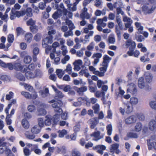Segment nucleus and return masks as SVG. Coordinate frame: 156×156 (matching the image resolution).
Segmentation results:
<instances>
[{"label":"nucleus","instance_id":"1a4fd4ad","mask_svg":"<svg viewBox=\"0 0 156 156\" xmlns=\"http://www.w3.org/2000/svg\"><path fill=\"white\" fill-rule=\"evenodd\" d=\"M14 67L15 70L20 71L23 72L26 71L27 69V67L26 66L24 65L22 66L20 63H19L14 64Z\"/></svg>","mask_w":156,"mask_h":156},{"label":"nucleus","instance_id":"39448f33","mask_svg":"<svg viewBox=\"0 0 156 156\" xmlns=\"http://www.w3.org/2000/svg\"><path fill=\"white\" fill-rule=\"evenodd\" d=\"M102 56V54L100 53H94L91 57V58L94 59V61L92 62V64L94 66H96L100 61V59Z\"/></svg>","mask_w":156,"mask_h":156},{"label":"nucleus","instance_id":"cd10ccee","mask_svg":"<svg viewBox=\"0 0 156 156\" xmlns=\"http://www.w3.org/2000/svg\"><path fill=\"white\" fill-rule=\"evenodd\" d=\"M56 72L58 77L59 79L62 78L63 76L65 74V71L63 70L62 69H56Z\"/></svg>","mask_w":156,"mask_h":156},{"label":"nucleus","instance_id":"f257e3e1","mask_svg":"<svg viewBox=\"0 0 156 156\" xmlns=\"http://www.w3.org/2000/svg\"><path fill=\"white\" fill-rule=\"evenodd\" d=\"M63 103L62 101H59L58 103H55L52 104L53 108H55L54 111L56 113L53 117H51V120L54 124H56L60 119V115L62 112V110L61 107Z\"/></svg>","mask_w":156,"mask_h":156},{"label":"nucleus","instance_id":"37998d69","mask_svg":"<svg viewBox=\"0 0 156 156\" xmlns=\"http://www.w3.org/2000/svg\"><path fill=\"white\" fill-rule=\"evenodd\" d=\"M16 30L17 36H19L20 35H23L25 33V31L23 30V29L21 28L20 27H18L17 28Z\"/></svg>","mask_w":156,"mask_h":156},{"label":"nucleus","instance_id":"6e6d98bb","mask_svg":"<svg viewBox=\"0 0 156 156\" xmlns=\"http://www.w3.org/2000/svg\"><path fill=\"white\" fill-rule=\"evenodd\" d=\"M38 115H45L47 112L45 110L44 108H41L38 110Z\"/></svg>","mask_w":156,"mask_h":156},{"label":"nucleus","instance_id":"f03ea898","mask_svg":"<svg viewBox=\"0 0 156 156\" xmlns=\"http://www.w3.org/2000/svg\"><path fill=\"white\" fill-rule=\"evenodd\" d=\"M48 37H47L44 39L42 42V45L43 47H46L48 43L51 44L53 42V35H55L56 33V30L53 29L52 26H48Z\"/></svg>","mask_w":156,"mask_h":156},{"label":"nucleus","instance_id":"c9c22d12","mask_svg":"<svg viewBox=\"0 0 156 156\" xmlns=\"http://www.w3.org/2000/svg\"><path fill=\"white\" fill-rule=\"evenodd\" d=\"M25 89L30 92H33L34 90L32 87L26 83H23Z\"/></svg>","mask_w":156,"mask_h":156},{"label":"nucleus","instance_id":"bf43d9fd","mask_svg":"<svg viewBox=\"0 0 156 156\" xmlns=\"http://www.w3.org/2000/svg\"><path fill=\"white\" fill-rule=\"evenodd\" d=\"M25 12L27 16L31 17L32 16V9L31 8H27Z\"/></svg>","mask_w":156,"mask_h":156},{"label":"nucleus","instance_id":"7c9ffc66","mask_svg":"<svg viewBox=\"0 0 156 156\" xmlns=\"http://www.w3.org/2000/svg\"><path fill=\"white\" fill-rule=\"evenodd\" d=\"M25 75L28 79L34 78L35 77V75L30 71H28L26 72Z\"/></svg>","mask_w":156,"mask_h":156},{"label":"nucleus","instance_id":"79ce46f5","mask_svg":"<svg viewBox=\"0 0 156 156\" xmlns=\"http://www.w3.org/2000/svg\"><path fill=\"white\" fill-rule=\"evenodd\" d=\"M122 18L123 21L124 22L133 23V21L131 18L127 17L125 14L123 16Z\"/></svg>","mask_w":156,"mask_h":156},{"label":"nucleus","instance_id":"a878e982","mask_svg":"<svg viewBox=\"0 0 156 156\" xmlns=\"http://www.w3.org/2000/svg\"><path fill=\"white\" fill-rule=\"evenodd\" d=\"M87 88L86 86H84L80 88H76L75 90L79 94L86 91L87 90Z\"/></svg>","mask_w":156,"mask_h":156},{"label":"nucleus","instance_id":"f3484780","mask_svg":"<svg viewBox=\"0 0 156 156\" xmlns=\"http://www.w3.org/2000/svg\"><path fill=\"white\" fill-rule=\"evenodd\" d=\"M89 121L90 122V128L91 129H94L98 122V119L97 118H92L90 119Z\"/></svg>","mask_w":156,"mask_h":156},{"label":"nucleus","instance_id":"680f3d73","mask_svg":"<svg viewBox=\"0 0 156 156\" xmlns=\"http://www.w3.org/2000/svg\"><path fill=\"white\" fill-rule=\"evenodd\" d=\"M16 77L17 78L22 81H25V78L24 76L22 73H20L16 75Z\"/></svg>","mask_w":156,"mask_h":156},{"label":"nucleus","instance_id":"9b49d317","mask_svg":"<svg viewBox=\"0 0 156 156\" xmlns=\"http://www.w3.org/2000/svg\"><path fill=\"white\" fill-rule=\"evenodd\" d=\"M106 147L104 145H98L93 147V149L94 150H97V152L101 155L103 154V151L105 150Z\"/></svg>","mask_w":156,"mask_h":156},{"label":"nucleus","instance_id":"4c0bfd02","mask_svg":"<svg viewBox=\"0 0 156 156\" xmlns=\"http://www.w3.org/2000/svg\"><path fill=\"white\" fill-rule=\"evenodd\" d=\"M80 41L82 42L84 44H86L90 41V37L86 35L85 36L84 38V39H81Z\"/></svg>","mask_w":156,"mask_h":156},{"label":"nucleus","instance_id":"13d9d810","mask_svg":"<svg viewBox=\"0 0 156 156\" xmlns=\"http://www.w3.org/2000/svg\"><path fill=\"white\" fill-rule=\"evenodd\" d=\"M38 126L41 128L44 126V120L42 118H40L38 119Z\"/></svg>","mask_w":156,"mask_h":156},{"label":"nucleus","instance_id":"09e8293b","mask_svg":"<svg viewBox=\"0 0 156 156\" xmlns=\"http://www.w3.org/2000/svg\"><path fill=\"white\" fill-rule=\"evenodd\" d=\"M99 105L98 104H95L92 107V108L94 110V112L95 114L98 113L100 110Z\"/></svg>","mask_w":156,"mask_h":156},{"label":"nucleus","instance_id":"aec40b11","mask_svg":"<svg viewBox=\"0 0 156 156\" xmlns=\"http://www.w3.org/2000/svg\"><path fill=\"white\" fill-rule=\"evenodd\" d=\"M39 95L43 98H45L49 94V90L48 88H45L44 90H41L39 91Z\"/></svg>","mask_w":156,"mask_h":156},{"label":"nucleus","instance_id":"864d4df0","mask_svg":"<svg viewBox=\"0 0 156 156\" xmlns=\"http://www.w3.org/2000/svg\"><path fill=\"white\" fill-rule=\"evenodd\" d=\"M15 14L16 17H19L20 16L24 15L25 14V12L24 11H15Z\"/></svg>","mask_w":156,"mask_h":156},{"label":"nucleus","instance_id":"393cba45","mask_svg":"<svg viewBox=\"0 0 156 156\" xmlns=\"http://www.w3.org/2000/svg\"><path fill=\"white\" fill-rule=\"evenodd\" d=\"M33 36L30 33H27L25 35V39L28 43H30L32 40Z\"/></svg>","mask_w":156,"mask_h":156},{"label":"nucleus","instance_id":"4468645a","mask_svg":"<svg viewBox=\"0 0 156 156\" xmlns=\"http://www.w3.org/2000/svg\"><path fill=\"white\" fill-rule=\"evenodd\" d=\"M136 120V118L134 115H131L125 119V123L127 124H131L135 123Z\"/></svg>","mask_w":156,"mask_h":156},{"label":"nucleus","instance_id":"603ef678","mask_svg":"<svg viewBox=\"0 0 156 156\" xmlns=\"http://www.w3.org/2000/svg\"><path fill=\"white\" fill-rule=\"evenodd\" d=\"M32 58L29 55L25 56L24 58V62L26 64H29L31 61Z\"/></svg>","mask_w":156,"mask_h":156},{"label":"nucleus","instance_id":"49530a36","mask_svg":"<svg viewBox=\"0 0 156 156\" xmlns=\"http://www.w3.org/2000/svg\"><path fill=\"white\" fill-rule=\"evenodd\" d=\"M16 17V16L15 14V10L13 8H12L11 9L10 14V18L11 20H13L15 19Z\"/></svg>","mask_w":156,"mask_h":156},{"label":"nucleus","instance_id":"0e129e2a","mask_svg":"<svg viewBox=\"0 0 156 156\" xmlns=\"http://www.w3.org/2000/svg\"><path fill=\"white\" fill-rule=\"evenodd\" d=\"M88 58L86 56H84L83 57L84 65L86 66H89L90 64V62Z\"/></svg>","mask_w":156,"mask_h":156},{"label":"nucleus","instance_id":"8fccbe9b","mask_svg":"<svg viewBox=\"0 0 156 156\" xmlns=\"http://www.w3.org/2000/svg\"><path fill=\"white\" fill-rule=\"evenodd\" d=\"M127 137L130 138H137L138 137L137 134L136 133L130 132L127 134Z\"/></svg>","mask_w":156,"mask_h":156},{"label":"nucleus","instance_id":"c85d7f7f","mask_svg":"<svg viewBox=\"0 0 156 156\" xmlns=\"http://www.w3.org/2000/svg\"><path fill=\"white\" fill-rule=\"evenodd\" d=\"M22 124L23 127L27 129L29 127L30 124L28 121L26 119H23L22 121Z\"/></svg>","mask_w":156,"mask_h":156},{"label":"nucleus","instance_id":"6ab92c4d","mask_svg":"<svg viewBox=\"0 0 156 156\" xmlns=\"http://www.w3.org/2000/svg\"><path fill=\"white\" fill-rule=\"evenodd\" d=\"M138 84L139 87L141 89H143L145 86V82L144 77H141L139 78Z\"/></svg>","mask_w":156,"mask_h":156},{"label":"nucleus","instance_id":"bb28decb","mask_svg":"<svg viewBox=\"0 0 156 156\" xmlns=\"http://www.w3.org/2000/svg\"><path fill=\"white\" fill-rule=\"evenodd\" d=\"M105 93L103 91H97L95 94V96L97 98L102 97L103 98H105Z\"/></svg>","mask_w":156,"mask_h":156},{"label":"nucleus","instance_id":"de8ad7c7","mask_svg":"<svg viewBox=\"0 0 156 156\" xmlns=\"http://www.w3.org/2000/svg\"><path fill=\"white\" fill-rule=\"evenodd\" d=\"M108 41L109 43L114 44L115 42V38L114 35H111L109 36Z\"/></svg>","mask_w":156,"mask_h":156},{"label":"nucleus","instance_id":"774afa93","mask_svg":"<svg viewBox=\"0 0 156 156\" xmlns=\"http://www.w3.org/2000/svg\"><path fill=\"white\" fill-rule=\"evenodd\" d=\"M14 40V37L13 35L9 34L8 35L7 37V41L9 43L13 42Z\"/></svg>","mask_w":156,"mask_h":156},{"label":"nucleus","instance_id":"f704fd0d","mask_svg":"<svg viewBox=\"0 0 156 156\" xmlns=\"http://www.w3.org/2000/svg\"><path fill=\"white\" fill-rule=\"evenodd\" d=\"M72 156H81L80 152L76 149H74L72 150Z\"/></svg>","mask_w":156,"mask_h":156},{"label":"nucleus","instance_id":"dca6fc26","mask_svg":"<svg viewBox=\"0 0 156 156\" xmlns=\"http://www.w3.org/2000/svg\"><path fill=\"white\" fill-rule=\"evenodd\" d=\"M41 130V128L38 125H35L31 128V133L34 134H38L40 133Z\"/></svg>","mask_w":156,"mask_h":156},{"label":"nucleus","instance_id":"e433bc0d","mask_svg":"<svg viewBox=\"0 0 156 156\" xmlns=\"http://www.w3.org/2000/svg\"><path fill=\"white\" fill-rule=\"evenodd\" d=\"M72 68L70 64H68L66 66V69L64 71H66L69 75H70L72 72Z\"/></svg>","mask_w":156,"mask_h":156},{"label":"nucleus","instance_id":"72a5a7b5","mask_svg":"<svg viewBox=\"0 0 156 156\" xmlns=\"http://www.w3.org/2000/svg\"><path fill=\"white\" fill-rule=\"evenodd\" d=\"M123 107L125 108L126 107V113L127 114H129L132 112L133 109L129 105L124 104L123 105Z\"/></svg>","mask_w":156,"mask_h":156},{"label":"nucleus","instance_id":"58836bf2","mask_svg":"<svg viewBox=\"0 0 156 156\" xmlns=\"http://www.w3.org/2000/svg\"><path fill=\"white\" fill-rule=\"evenodd\" d=\"M47 119L44 121V124L47 126L50 125L52 122H53L51 120V117H48V116H46Z\"/></svg>","mask_w":156,"mask_h":156},{"label":"nucleus","instance_id":"a18cd8bd","mask_svg":"<svg viewBox=\"0 0 156 156\" xmlns=\"http://www.w3.org/2000/svg\"><path fill=\"white\" fill-rule=\"evenodd\" d=\"M94 46V42H92L87 46V49L89 51H93Z\"/></svg>","mask_w":156,"mask_h":156},{"label":"nucleus","instance_id":"ddd939ff","mask_svg":"<svg viewBox=\"0 0 156 156\" xmlns=\"http://www.w3.org/2000/svg\"><path fill=\"white\" fill-rule=\"evenodd\" d=\"M152 137L151 139L149 140H147V146H148V148L149 150H151L152 149L153 147L156 150V142L153 141V139H152Z\"/></svg>","mask_w":156,"mask_h":156},{"label":"nucleus","instance_id":"052dcab7","mask_svg":"<svg viewBox=\"0 0 156 156\" xmlns=\"http://www.w3.org/2000/svg\"><path fill=\"white\" fill-rule=\"evenodd\" d=\"M70 57L68 55H65V57L61 60V62L63 64H66L67 61H68Z\"/></svg>","mask_w":156,"mask_h":156},{"label":"nucleus","instance_id":"6e6552de","mask_svg":"<svg viewBox=\"0 0 156 156\" xmlns=\"http://www.w3.org/2000/svg\"><path fill=\"white\" fill-rule=\"evenodd\" d=\"M74 66V69L78 71L83 67V62L80 59L76 60L73 63Z\"/></svg>","mask_w":156,"mask_h":156},{"label":"nucleus","instance_id":"338daca9","mask_svg":"<svg viewBox=\"0 0 156 156\" xmlns=\"http://www.w3.org/2000/svg\"><path fill=\"white\" fill-rule=\"evenodd\" d=\"M78 142L80 145L83 147L85 146V145L86 144V141L84 138H82L79 140Z\"/></svg>","mask_w":156,"mask_h":156},{"label":"nucleus","instance_id":"a19ab883","mask_svg":"<svg viewBox=\"0 0 156 156\" xmlns=\"http://www.w3.org/2000/svg\"><path fill=\"white\" fill-rule=\"evenodd\" d=\"M142 129V124L140 122H137L135 126V131L137 132L140 131Z\"/></svg>","mask_w":156,"mask_h":156},{"label":"nucleus","instance_id":"ea45409f","mask_svg":"<svg viewBox=\"0 0 156 156\" xmlns=\"http://www.w3.org/2000/svg\"><path fill=\"white\" fill-rule=\"evenodd\" d=\"M107 130V134L108 136H110L112 134V126L111 124H109L106 126Z\"/></svg>","mask_w":156,"mask_h":156},{"label":"nucleus","instance_id":"473e14b6","mask_svg":"<svg viewBox=\"0 0 156 156\" xmlns=\"http://www.w3.org/2000/svg\"><path fill=\"white\" fill-rule=\"evenodd\" d=\"M63 97L64 95L61 91L58 90H56V94L55 97V99L62 98Z\"/></svg>","mask_w":156,"mask_h":156},{"label":"nucleus","instance_id":"412c9836","mask_svg":"<svg viewBox=\"0 0 156 156\" xmlns=\"http://www.w3.org/2000/svg\"><path fill=\"white\" fill-rule=\"evenodd\" d=\"M119 144L118 143H115L112 144L109 148L110 152L113 154L114 153L115 151L119 148Z\"/></svg>","mask_w":156,"mask_h":156},{"label":"nucleus","instance_id":"7ed1b4c3","mask_svg":"<svg viewBox=\"0 0 156 156\" xmlns=\"http://www.w3.org/2000/svg\"><path fill=\"white\" fill-rule=\"evenodd\" d=\"M126 48H129V51L127 52V54L129 56H132L133 55V51H134L136 44L135 42L131 40H128L125 43Z\"/></svg>","mask_w":156,"mask_h":156},{"label":"nucleus","instance_id":"c03bdc74","mask_svg":"<svg viewBox=\"0 0 156 156\" xmlns=\"http://www.w3.org/2000/svg\"><path fill=\"white\" fill-rule=\"evenodd\" d=\"M149 105L152 109L156 110V100L151 101L149 102Z\"/></svg>","mask_w":156,"mask_h":156},{"label":"nucleus","instance_id":"5701e85b","mask_svg":"<svg viewBox=\"0 0 156 156\" xmlns=\"http://www.w3.org/2000/svg\"><path fill=\"white\" fill-rule=\"evenodd\" d=\"M135 25L137 28L138 30V33L140 34H143V30L144 29V27L143 26L141 25L140 23L138 22H136L135 23Z\"/></svg>","mask_w":156,"mask_h":156},{"label":"nucleus","instance_id":"0eeeda50","mask_svg":"<svg viewBox=\"0 0 156 156\" xmlns=\"http://www.w3.org/2000/svg\"><path fill=\"white\" fill-rule=\"evenodd\" d=\"M90 136L94 137L95 139L93 140H94L97 141L103 138L104 135L103 134L101 135L100 132L99 131H98L92 133L90 134Z\"/></svg>","mask_w":156,"mask_h":156},{"label":"nucleus","instance_id":"5fc2aeb1","mask_svg":"<svg viewBox=\"0 0 156 156\" xmlns=\"http://www.w3.org/2000/svg\"><path fill=\"white\" fill-rule=\"evenodd\" d=\"M25 136L27 139L30 140H33L35 137V136L34 134H30L27 133L25 134Z\"/></svg>","mask_w":156,"mask_h":156},{"label":"nucleus","instance_id":"423d86ee","mask_svg":"<svg viewBox=\"0 0 156 156\" xmlns=\"http://www.w3.org/2000/svg\"><path fill=\"white\" fill-rule=\"evenodd\" d=\"M118 24V26H116L115 27V32L118 38L120 39L121 37V34L122 33V31L124 29H123L122 23Z\"/></svg>","mask_w":156,"mask_h":156},{"label":"nucleus","instance_id":"e2e57ef3","mask_svg":"<svg viewBox=\"0 0 156 156\" xmlns=\"http://www.w3.org/2000/svg\"><path fill=\"white\" fill-rule=\"evenodd\" d=\"M1 79L4 81H9L10 80V78L9 76L5 75L1 76Z\"/></svg>","mask_w":156,"mask_h":156},{"label":"nucleus","instance_id":"2f4dec72","mask_svg":"<svg viewBox=\"0 0 156 156\" xmlns=\"http://www.w3.org/2000/svg\"><path fill=\"white\" fill-rule=\"evenodd\" d=\"M80 17L82 19H89L90 17V16L87 12H82L80 14Z\"/></svg>","mask_w":156,"mask_h":156},{"label":"nucleus","instance_id":"a211bd4d","mask_svg":"<svg viewBox=\"0 0 156 156\" xmlns=\"http://www.w3.org/2000/svg\"><path fill=\"white\" fill-rule=\"evenodd\" d=\"M145 79L147 82L150 83L152 80L153 76L150 73L146 72L144 74Z\"/></svg>","mask_w":156,"mask_h":156},{"label":"nucleus","instance_id":"3c124183","mask_svg":"<svg viewBox=\"0 0 156 156\" xmlns=\"http://www.w3.org/2000/svg\"><path fill=\"white\" fill-rule=\"evenodd\" d=\"M21 94L27 99H30L31 97V95L29 92L23 91L21 92Z\"/></svg>","mask_w":156,"mask_h":156},{"label":"nucleus","instance_id":"9d476101","mask_svg":"<svg viewBox=\"0 0 156 156\" xmlns=\"http://www.w3.org/2000/svg\"><path fill=\"white\" fill-rule=\"evenodd\" d=\"M128 86L127 91L133 94H136L137 90L135 84L133 83H131L129 84Z\"/></svg>","mask_w":156,"mask_h":156},{"label":"nucleus","instance_id":"4d7b16f0","mask_svg":"<svg viewBox=\"0 0 156 156\" xmlns=\"http://www.w3.org/2000/svg\"><path fill=\"white\" fill-rule=\"evenodd\" d=\"M58 136L62 138L64 136V135L67 133V131L65 129H63L61 131H59Z\"/></svg>","mask_w":156,"mask_h":156},{"label":"nucleus","instance_id":"c756f323","mask_svg":"<svg viewBox=\"0 0 156 156\" xmlns=\"http://www.w3.org/2000/svg\"><path fill=\"white\" fill-rule=\"evenodd\" d=\"M130 103L132 105H136L138 102V99L136 97H132L130 99Z\"/></svg>","mask_w":156,"mask_h":156},{"label":"nucleus","instance_id":"b1692460","mask_svg":"<svg viewBox=\"0 0 156 156\" xmlns=\"http://www.w3.org/2000/svg\"><path fill=\"white\" fill-rule=\"evenodd\" d=\"M66 24L68 26L69 30H72L75 28V27L71 21L66 19Z\"/></svg>","mask_w":156,"mask_h":156},{"label":"nucleus","instance_id":"20e7f679","mask_svg":"<svg viewBox=\"0 0 156 156\" xmlns=\"http://www.w3.org/2000/svg\"><path fill=\"white\" fill-rule=\"evenodd\" d=\"M101 67L99 69L100 71L96 72V73L98 74V76L100 77H102L104 76L105 73L106 72L108 66L107 65L101 63L100 65Z\"/></svg>","mask_w":156,"mask_h":156},{"label":"nucleus","instance_id":"2eb2a0df","mask_svg":"<svg viewBox=\"0 0 156 156\" xmlns=\"http://www.w3.org/2000/svg\"><path fill=\"white\" fill-rule=\"evenodd\" d=\"M148 128L151 131H154L156 129V121L155 120H152L149 122Z\"/></svg>","mask_w":156,"mask_h":156},{"label":"nucleus","instance_id":"69168bd1","mask_svg":"<svg viewBox=\"0 0 156 156\" xmlns=\"http://www.w3.org/2000/svg\"><path fill=\"white\" fill-rule=\"evenodd\" d=\"M138 118L141 121H144L145 119V117L144 115L142 113H138L136 114Z\"/></svg>","mask_w":156,"mask_h":156},{"label":"nucleus","instance_id":"4be33fe9","mask_svg":"<svg viewBox=\"0 0 156 156\" xmlns=\"http://www.w3.org/2000/svg\"><path fill=\"white\" fill-rule=\"evenodd\" d=\"M103 61L102 63L108 65V63L112 60V58L109 57L107 55H105L103 57Z\"/></svg>","mask_w":156,"mask_h":156},{"label":"nucleus","instance_id":"f8f14e48","mask_svg":"<svg viewBox=\"0 0 156 156\" xmlns=\"http://www.w3.org/2000/svg\"><path fill=\"white\" fill-rule=\"evenodd\" d=\"M4 139L5 138L3 137L0 140V154H2L4 151L6 153V150L9 149L6 147L4 143L3 142Z\"/></svg>","mask_w":156,"mask_h":156}]
</instances>
